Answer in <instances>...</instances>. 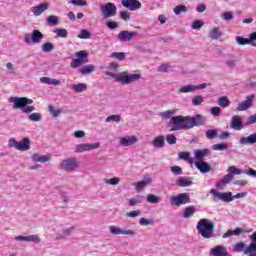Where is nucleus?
I'll use <instances>...</instances> for the list:
<instances>
[{"label": "nucleus", "mask_w": 256, "mask_h": 256, "mask_svg": "<svg viewBox=\"0 0 256 256\" xmlns=\"http://www.w3.org/2000/svg\"><path fill=\"white\" fill-rule=\"evenodd\" d=\"M206 137L207 139H216V137H219V132L217 130L209 129L206 131Z\"/></svg>", "instance_id": "48"}, {"label": "nucleus", "mask_w": 256, "mask_h": 256, "mask_svg": "<svg viewBox=\"0 0 256 256\" xmlns=\"http://www.w3.org/2000/svg\"><path fill=\"white\" fill-rule=\"evenodd\" d=\"M210 194L213 195V201H222L223 203H231L233 201L232 192H219L216 189H211Z\"/></svg>", "instance_id": "9"}, {"label": "nucleus", "mask_w": 256, "mask_h": 256, "mask_svg": "<svg viewBox=\"0 0 256 256\" xmlns=\"http://www.w3.org/2000/svg\"><path fill=\"white\" fill-rule=\"evenodd\" d=\"M109 231L111 235H126L128 237H135V235H137V232L135 230H125L117 226H110Z\"/></svg>", "instance_id": "15"}, {"label": "nucleus", "mask_w": 256, "mask_h": 256, "mask_svg": "<svg viewBox=\"0 0 256 256\" xmlns=\"http://www.w3.org/2000/svg\"><path fill=\"white\" fill-rule=\"evenodd\" d=\"M236 43H238V45H248V43H251V40L238 36L236 37Z\"/></svg>", "instance_id": "61"}, {"label": "nucleus", "mask_w": 256, "mask_h": 256, "mask_svg": "<svg viewBox=\"0 0 256 256\" xmlns=\"http://www.w3.org/2000/svg\"><path fill=\"white\" fill-rule=\"evenodd\" d=\"M32 161L34 163H47V161H51V157L39 154L32 155Z\"/></svg>", "instance_id": "35"}, {"label": "nucleus", "mask_w": 256, "mask_h": 256, "mask_svg": "<svg viewBox=\"0 0 256 256\" xmlns=\"http://www.w3.org/2000/svg\"><path fill=\"white\" fill-rule=\"evenodd\" d=\"M99 147H100L99 142L92 143V144L82 143V144L76 145L75 152L76 153H85V151H93L95 149H99Z\"/></svg>", "instance_id": "16"}, {"label": "nucleus", "mask_w": 256, "mask_h": 256, "mask_svg": "<svg viewBox=\"0 0 256 256\" xmlns=\"http://www.w3.org/2000/svg\"><path fill=\"white\" fill-rule=\"evenodd\" d=\"M48 111L53 115V117H59L61 115V109H55V106L49 105Z\"/></svg>", "instance_id": "57"}, {"label": "nucleus", "mask_w": 256, "mask_h": 256, "mask_svg": "<svg viewBox=\"0 0 256 256\" xmlns=\"http://www.w3.org/2000/svg\"><path fill=\"white\" fill-rule=\"evenodd\" d=\"M17 151H29L31 149V140L29 138H23L16 146Z\"/></svg>", "instance_id": "26"}, {"label": "nucleus", "mask_w": 256, "mask_h": 256, "mask_svg": "<svg viewBox=\"0 0 256 256\" xmlns=\"http://www.w3.org/2000/svg\"><path fill=\"white\" fill-rule=\"evenodd\" d=\"M121 4L123 7H126V9H129V11L141 9V3L138 0H122Z\"/></svg>", "instance_id": "20"}, {"label": "nucleus", "mask_w": 256, "mask_h": 256, "mask_svg": "<svg viewBox=\"0 0 256 256\" xmlns=\"http://www.w3.org/2000/svg\"><path fill=\"white\" fill-rule=\"evenodd\" d=\"M135 37H137V32L135 31H127V30H123L121 31L118 35H117V39L118 41H133V39H135Z\"/></svg>", "instance_id": "18"}, {"label": "nucleus", "mask_w": 256, "mask_h": 256, "mask_svg": "<svg viewBox=\"0 0 256 256\" xmlns=\"http://www.w3.org/2000/svg\"><path fill=\"white\" fill-rule=\"evenodd\" d=\"M213 151H227L229 149V145L227 144H214L212 146Z\"/></svg>", "instance_id": "53"}, {"label": "nucleus", "mask_w": 256, "mask_h": 256, "mask_svg": "<svg viewBox=\"0 0 256 256\" xmlns=\"http://www.w3.org/2000/svg\"><path fill=\"white\" fill-rule=\"evenodd\" d=\"M173 115H175V110H168L160 113V117H162V119H173Z\"/></svg>", "instance_id": "52"}, {"label": "nucleus", "mask_w": 256, "mask_h": 256, "mask_svg": "<svg viewBox=\"0 0 256 256\" xmlns=\"http://www.w3.org/2000/svg\"><path fill=\"white\" fill-rule=\"evenodd\" d=\"M49 9V2L40 3L37 6L31 8V12L33 13L34 17H39L43 15Z\"/></svg>", "instance_id": "19"}, {"label": "nucleus", "mask_w": 256, "mask_h": 256, "mask_svg": "<svg viewBox=\"0 0 256 256\" xmlns=\"http://www.w3.org/2000/svg\"><path fill=\"white\" fill-rule=\"evenodd\" d=\"M218 105L219 107H229L231 105V100H229V97L227 96H222L218 98Z\"/></svg>", "instance_id": "41"}, {"label": "nucleus", "mask_w": 256, "mask_h": 256, "mask_svg": "<svg viewBox=\"0 0 256 256\" xmlns=\"http://www.w3.org/2000/svg\"><path fill=\"white\" fill-rule=\"evenodd\" d=\"M207 119L200 114L191 116H176L170 119V123L173 125L171 131H187L188 129H193V127H201L205 125Z\"/></svg>", "instance_id": "1"}, {"label": "nucleus", "mask_w": 256, "mask_h": 256, "mask_svg": "<svg viewBox=\"0 0 256 256\" xmlns=\"http://www.w3.org/2000/svg\"><path fill=\"white\" fill-rule=\"evenodd\" d=\"M222 36H223V33H221V28L219 27H214L209 32L210 39H213L214 41H217V39H220V37Z\"/></svg>", "instance_id": "34"}, {"label": "nucleus", "mask_w": 256, "mask_h": 256, "mask_svg": "<svg viewBox=\"0 0 256 256\" xmlns=\"http://www.w3.org/2000/svg\"><path fill=\"white\" fill-rule=\"evenodd\" d=\"M93 71H95V65L93 64L84 66L78 70V72L81 73V75H89L93 73Z\"/></svg>", "instance_id": "38"}, {"label": "nucleus", "mask_w": 256, "mask_h": 256, "mask_svg": "<svg viewBox=\"0 0 256 256\" xmlns=\"http://www.w3.org/2000/svg\"><path fill=\"white\" fill-rule=\"evenodd\" d=\"M227 171H228V174L225 175L218 183H216V187L218 189L227 185V183H231V181H233L234 175H241L242 173H244L243 170L235 166H230Z\"/></svg>", "instance_id": "6"}, {"label": "nucleus", "mask_w": 256, "mask_h": 256, "mask_svg": "<svg viewBox=\"0 0 256 256\" xmlns=\"http://www.w3.org/2000/svg\"><path fill=\"white\" fill-rule=\"evenodd\" d=\"M104 182L106 183V185H119V183H121V178L114 177L110 179H105Z\"/></svg>", "instance_id": "51"}, {"label": "nucleus", "mask_w": 256, "mask_h": 256, "mask_svg": "<svg viewBox=\"0 0 256 256\" xmlns=\"http://www.w3.org/2000/svg\"><path fill=\"white\" fill-rule=\"evenodd\" d=\"M210 256H229V252H227V248L223 245L215 246L209 251Z\"/></svg>", "instance_id": "21"}, {"label": "nucleus", "mask_w": 256, "mask_h": 256, "mask_svg": "<svg viewBox=\"0 0 256 256\" xmlns=\"http://www.w3.org/2000/svg\"><path fill=\"white\" fill-rule=\"evenodd\" d=\"M8 102L14 103L13 109H21L23 113H26V115L35 111V106H29L33 105V100L27 97H10Z\"/></svg>", "instance_id": "3"}, {"label": "nucleus", "mask_w": 256, "mask_h": 256, "mask_svg": "<svg viewBox=\"0 0 256 256\" xmlns=\"http://www.w3.org/2000/svg\"><path fill=\"white\" fill-rule=\"evenodd\" d=\"M47 25L50 27H55V25H59V17L57 16H49L46 19Z\"/></svg>", "instance_id": "43"}, {"label": "nucleus", "mask_w": 256, "mask_h": 256, "mask_svg": "<svg viewBox=\"0 0 256 256\" xmlns=\"http://www.w3.org/2000/svg\"><path fill=\"white\" fill-rule=\"evenodd\" d=\"M170 171L173 175H183V168L177 165L170 167Z\"/></svg>", "instance_id": "60"}, {"label": "nucleus", "mask_w": 256, "mask_h": 256, "mask_svg": "<svg viewBox=\"0 0 256 256\" xmlns=\"http://www.w3.org/2000/svg\"><path fill=\"white\" fill-rule=\"evenodd\" d=\"M207 155H209V149L207 148L197 149L194 151V157L196 161H203Z\"/></svg>", "instance_id": "29"}, {"label": "nucleus", "mask_w": 256, "mask_h": 256, "mask_svg": "<svg viewBox=\"0 0 256 256\" xmlns=\"http://www.w3.org/2000/svg\"><path fill=\"white\" fill-rule=\"evenodd\" d=\"M120 19L123 21H130L131 20V14L128 11H121L120 12Z\"/></svg>", "instance_id": "63"}, {"label": "nucleus", "mask_w": 256, "mask_h": 256, "mask_svg": "<svg viewBox=\"0 0 256 256\" xmlns=\"http://www.w3.org/2000/svg\"><path fill=\"white\" fill-rule=\"evenodd\" d=\"M147 201L148 203H161V198L154 194H148L147 195Z\"/></svg>", "instance_id": "55"}, {"label": "nucleus", "mask_w": 256, "mask_h": 256, "mask_svg": "<svg viewBox=\"0 0 256 256\" xmlns=\"http://www.w3.org/2000/svg\"><path fill=\"white\" fill-rule=\"evenodd\" d=\"M28 119L30 121H34L35 123L41 121V119H43V116L41 115V113H32L30 115H28Z\"/></svg>", "instance_id": "49"}, {"label": "nucleus", "mask_w": 256, "mask_h": 256, "mask_svg": "<svg viewBox=\"0 0 256 256\" xmlns=\"http://www.w3.org/2000/svg\"><path fill=\"white\" fill-rule=\"evenodd\" d=\"M239 145H255L256 143V132L246 137H241L238 140Z\"/></svg>", "instance_id": "24"}, {"label": "nucleus", "mask_w": 256, "mask_h": 256, "mask_svg": "<svg viewBox=\"0 0 256 256\" xmlns=\"http://www.w3.org/2000/svg\"><path fill=\"white\" fill-rule=\"evenodd\" d=\"M15 241H25L26 243H41V238H39L37 235L32 234L28 236H16Z\"/></svg>", "instance_id": "23"}, {"label": "nucleus", "mask_w": 256, "mask_h": 256, "mask_svg": "<svg viewBox=\"0 0 256 256\" xmlns=\"http://www.w3.org/2000/svg\"><path fill=\"white\" fill-rule=\"evenodd\" d=\"M251 242L248 246H245V242H238L234 245V251L236 253H244L248 256H256V232L250 235Z\"/></svg>", "instance_id": "4"}, {"label": "nucleus", "mask_w": 256, "mask_h": 256, "mask_svg": "<svg viewBox=\"0 0 256 256\" xmlns=\"http://www.w3.org/2000/svg\"><path fill=\"white\" fill-rule=\"evenodd\" d=\"M166 141L169 145H175V143H177V137H175L173 134H168L166 136Z\"/></svg>", "instance_id": "62"}, {"label": "nucleus", "mask_w": 256, "mask_h": 256, "mask_svg": "<svg viewBox=\"0 0 256 256\" xmlns=\"http://www.w3.org/2000/svg\"><path fill=\"white\" fill-rule=\"evenodd\" d=\"M221 19L223 21H231L233 19V12L232 11H226L221 14Z\"/></svg>", "instance_id": "59"}, {"label": "nucleus", "mask_w": 256, "mask_h": 256, "mask_svg": "<svg viewBox=\"0 0 256 256\" xmlns=\"http://www.w3.org/2000/svg\"><path fill=\"white\" fill-rule=\"evenodd\" d=\"M152 145L153 147H156V149H163V147H165V136L160 135L155 137Z\"/></svg>", "instance_id": "33"}, {"label": "nucleus", "mask_w": 256, "mask_h": 256, "mask_svg": "<svg viewBox=\"0 0 256 256\" xmlns=\"http://www.w3.org/2000/svg\"><path fill=\"white\" fill-rule=\"evenodd\" d=\"M195 213H197L195 205L187 206L183 211L182 217H184V219H189L190 217H193Z\"/></svg>", "instance_id": "31"}, {"label": "nucleus", "mask_w": 256, "mask_h": 256, "mask_svg": "<svg viewBox=\"0 0 256 256\" xmlns=\"http://www.w3.org/2000/svg\"><path fill=\"white\" fill-rule=\"evenodd\" d=\"M178 158L182 159L183 161H188V163H191V155L189 152H180L178 154Z\"/></svg>", "instance_id": "58"}, {"label": "nucleus", "mask_w": 256, "mask_h": 256, "mask_svg": "<svg viewBox=\"0 0 256 256\" xmlns=\"http://www.w3.org/2000/svg\"><path fill=\"white\" fill-rule=\"evenodd\" d=\"M256 123V113L254 115H251L247 121H246V125H255Z\"/></svg>", "instance_id": "64"}, {"label": "nucleus", "mask_w": 256, "mask_h": 256, "mask_svg": "<svg viewBox=\"0 0 256 256\" xmlns=\"http://www.w3.org/2000/svg\"><path fill=\"white\" fill-rule=\"evenodd\" d=\"M173 11L176 15H181L182 13H187V11H189V7L180 4L174 7Z\"/></svg>", "instance_id": "42"}, {"label": "nucleus", "mask_w": 256, "mask_h": 256, "mask_svg": "<svg viewBox=\"0 0 256 256\" xmlns=\"http://www.w3.org/2000/svg\"><path fill=\"white\" fill-rule=\"evenodd\" d=\"M231 129H235V131H241L243 129V122L241 121V117L233 116L230 124Z\"/></svg>", "instance_id": "28"}, {"label": "nucleus", "mask_w": 256, "mask_h": 256, "mask_svg": "<svg viewBox=\"0 0 256 256\" xmlns=\"http://www.w3.org/2000/svg\"><path fill=\"white\" fill-rule=\"evenodd\" d=\"M242 233H248L247 231L243 230V228H236L234 230H228L226 233L223 234V239H227L229 237H233V235L239 236Z\"/></svg>", "instance_id": "32"}, {"label": "nucleus", "mask_w": 256, "mask_h": 256, "mask_svg": "<svg viewBox=\"0 0 256 256\" xmlns=\"http://www.w3.org/2000/svg\"><path fill=\"white\" fill-rule=\"evenodd\" d=\"M188 203H191L189 193H180L170 197V205L172 207H181V205H188Z\"/></svg>", "instance_id": "7"}, {"label": "nucleus", "mask_w": 256, "mask_h": 256, "mask_svg": "<svg viewBox=\"0 0 256 256\" xmlns=\"http://www.w3.org/2000/svg\"><path fill=\"white\" fill-rule=\"evenodd\" d=\"M110 57L112 59H117L118 61H124L125 59V53L123 52H113Z\"/></svg>", "instance_id": "54"}, {"label": "nucleus", "mask_w": 256, "mask_h": 256, "mask_svg": "<svg viewBox=\"0 0 256 256\" xmlns=\"http://www.w3.org/2000/svg\"><path fill=\"white\" fill-rule=\"evenodd\" d=\"M177 187H191L193 185V179L189 177H178L175 181Z\"/></svg>", "instance_id": "25"}, {"label": "nucleus", "mask_w": 256, "mask_h": 256, "mask_svg": "<svg viewBox=\"0 0 256 256\" xmlns=\"http://www.w3.org/2000/svg\"><path fill=\"white\" fill-rule=\"evenodd\" d=\"M253 99H255L254 95L248 96L245 101L238 104L236 111H247V109L253 107Z\"/></svg>", "instance_id": "22"}, {"label": "nucleus", "mask_w": 256, "mask_h": 256, "mask_svg": "<svg viewBox=\"0 0 256 256\" xmlns=\"http://www.w3.org/2000/svg\"><path fill=\"white\" fill-rule=\"evenodd\" d=\"M60 167L63 171H75L79 167V162H77L76 158H68L60 163Z\"/></svg>", "instance_id": "12"}, {"label": "nucleus", "mask_w": 256, "mask_h": 256, "mask_svg": "<svg viewBox=\"0 0 256 256\" xmlns=\"http://www.w3.org/2000/svg\"><path fill=\"white\" fill-rule=\"evenodd\" d=\"M53 33L57 35V37H61L62 39H67L69 37V32L65 28H58L53 30Z\"/></svg>", "instance_id": "40"}, {"label": "nucleus", "mask_w": 256, "mask_h": 256, "mask_svg": "<svg viewBox=\"0 0 256 256\" xmlns=\"http://www.w3.org/2000/svg\"><path fill=\"white\" fill-rule=\"evenodd\" d=\"M87 89V84L85 83H78L73 85V90L75 93H83Z\"/></svg>", "instance_id": "44"}, {"label": "nucleus", "mask_w": 256, "mask_h": 256, "mask_svg": "<svg viewBox=\"0 0 256 256\" xmlns=\"http://www.w3.org/2000/svg\"><path fill=\"white\" fill-rule=\"evenodd\" d=\"M115 81L121 83L122 85H129L131 83H135V81H139L141 79V74H128L127 72L118 73V75H113Z\"/></svg>", "instance_id": "5"}, {"label": "nucleus", "mask_w": 256, "mask_h": 256, "mask_svg": "<svg viewBox=\"0 0 256 256\" xmlns=\"http://www.w3.org/2000/svg\"><path fill=\"white\" fill-rule=\"evenodd\" d=\"M85 63H89V59H74L72 60L70 67H72V69H77V67H81V65L85 64Z\"/></svg>", "instance_id": "39"}, {"label": "nucleus", "mask_w": 256, "mask_h": 256, "mask_svg": "<svg viewBox=\"0 0 256 256\" xmlns=\"http://www.w3.org/2000/svg\"><path fill=\"white\" fill-rule=\"evenodd\" d=\"M139 141V138L135 135H126L119 139V145L121 147H131V145H135Z\"/></svg>", "instance_id": "17"}, {"label": "nucleus", "mask_w": 256, "mask_h": 256, "mask_svg": "<svg viewBox=\"0 0 256 256\" xmlns=\"http://www.w3.org/2000/svg\"><path fill=\"white\" fill-rule=\"evenodd\" d=\"M113 121L114 123H121V115H110L106 118V123H111Z\"/></svg>", "instance_id": "47"}, {"label": "nucleus", "mask_w": 256, "mask_h": 256, "mask_svg": "<svg viewBox=\"0 0 256 256\" xmlns=\"http://www.w3.org/2000/svg\"><path fill=\"white\" fill-rule=\"evenodd\" d=\"M196 229L203 239H213L215 237V224L207 218L200 219L197 222Z\"/></svg>", "instance_id": "2"}, {"label": "nucleus", "mask_w": 256, "mask_h": 256, "mask_svg": "<svg viewBox=\"0 0 256 256\" xmlns=\"http://www.w3.org/2000/svg\"><path fill=\"white\" fill-rule=\"evenodd\" d=\"M103 19H111L117 15V6L113 2H108L100 6Z\"/></svg>", "instance_id": "8"}, {"label": "nucleus", "mask_w": 256, "mask_h": 256, "mask_svg": "<svg viewBox=\"0 0 256 256\" xmlns=\"http://www.w3.org/2000/svg\"><path fill=\"white\" fill-rule=\"evenodd\" d=\"M74 227H67L63 224H60L56 228V239H65V237H69L71 233H73Z\"/></svg>", "instance_id": "13"}, {"label": "nucleus", "mask_w": 256, "mask_h": 256, "mask_svg": "<svg viewBox=\"0 0 256 256\" xmlns=\"http://www.w3.org/2000/svg\"><path fill=\"white\" fill-rule=\"evenodd\" d=\"M24 41L25 43H28V45L31 43H40L43 41V33H41L39 30H33L32 34L24 35Z\"/></svg>", "instance_id": "11"}, {"label": "nucleus", "mask_w": 256, "mask_h": 256, "mask_svg": "<svg viewBox=\"0 0 256 256\" xmlns=\"http://www.w3.org/2000/svg\"><path fill=\"white\" fill-rule=\"evenodd\" d=\"M151 183V178L143 179L139 182H134L132 185L136 187V191L139 193V191H143Z\"/></svg>", "instance_id": "30"}, {"label": "nucleus", "mask_w": 256, "mask_h": 256, "mask_svg": "<svg viewBox=\"0 0 256 256\" xmlns=\"http://www.w3.org/2000/svg\"><path fill=\"white\" fill-rule=\"evenodd\" d=\"M154 223H155V220H153V219L140 218V220H139V224L142 227H147L149 225H154Z\"/></svg>", "instance_id": "46"}, {"label": "nucleus", "mask_w": 256, "mask_h": 256, "mask_svg": "<svg viewBox=\"0 0 256 256\" xmlns=\"http://www.w3.org/2000/svg\"><path fill=\"white\" fill-rule=\"evenodd\" d=\"M204 98L202 95H196L192 98V105H194L195 107L201 105V103H203Z\"/></svg>", "instance_id": "50"}, {"label": "nucleus", "mask_w": 256, "mask_h": 256, "mask_svg": "<svg viewBox=\"0 0 256 256\" xmlns=\"http://www.w3.org/2000/svg\"><path fill=\"white\" fill-rule=\"evenodd\" d=\"M145 197L142 195H137L135 198L128 199V205L130 207H135V205H139V203H143Z\"/></svg>", "instance_id": "36"}, {"label": "nucleus", "mask_w": 256, "mask_h": 256, "mask_svg": "<svg viewBox=\"0 0 256 256\" xmlns=\"http://www.w3.org/2000/svg\"><path fill=\"white\" fill-rule=\"evenodd\" d=\"M79 39H91V32L88 30H81L80 33L78 34Z\"/></svg>", "instance_id": "56"}, {"label": "nucleus", "mask_w": 256, "mask_h": 256, "mask_svg": "<svg viewBox=\"0 0 256 256\" xmlns=\"http://www.w3.org/2000/svg\"><path fill=\"white\" fill-rule=\"evenodd\" d=\"M194 165L200 173H209V171H211V165L205 161H196Z\"/></svg>", "instance_id": "27"}, {"label": "nucleus", "mask_w": 256, "mask_h": 256, "mask_svg": "<svg viewBox=\"0 0 256 256\" xmlns=\"http://www.w3.org/2000/svg\"><path fill=\"white\" fill-rule=\"evenodd\" d=\"M53 49H55V45H53V43H51V42H46L42 45V51L44 53H51V51H53Z\"/></svg>", "instance_id": "45"}, {"label": "nucleus", "mask_w": 256, "mask_h": 256, "mask_svg": "<svg viewBox=\"0 0 256 256\" xmlns=\"http://www.w3.org/2000/svg\"><path fill=\"white\" fill-rule=\"evenodd\" d=\"M209 84L207 83H202V84H199V85H192V84H189V85H184V86H181L178 90V93L181 94V93H195V91H199L201 89H206V87L208 86Z\"/></svg>", "instance_id": "14"}, {"label": "nucleus", "mask_w": 256, "mask_h": 256, "mask_svg": "<svg viewBox=\"0 0 256 256\" xmlns=\"http://www.w3.org/2000/svg\"><path fill=\"white\" fill-rule=\"evenodd\" d=\"M99 69L108 77H112V79H115V76L113 75H119L117 74V71L119 70V64H117V62H110L107 66H100Z\"/></svg>", "instance_id": "10"}, {"label": "nucleus", "mask_w": 256, "mask_h": 256, "mask_svg": "<svg viewBox=\"0 0 256 256\" xmlns=\"http://www.w3.org/2000/svg\"><path fill=\"white\" fill-rule=\"evenodd\" d=\"M40 81L42 83H44L45 85H55V86H57V85L61 84V80L52 79V78H49V77H41Z\"/></svg>", "instance_id": "37"}]
</instances>
